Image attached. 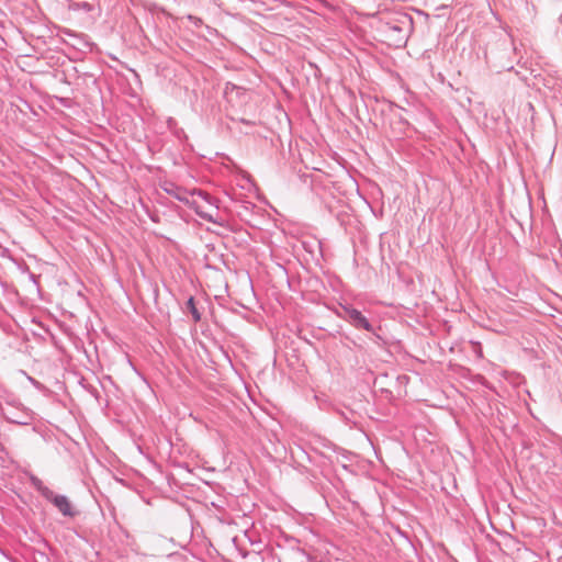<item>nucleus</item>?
<instances>
[{
    "label": "nucleus",
    "instance_id": "obj_1",
    "mask_svg": "<svg viewBox=\"0 0 562 562\" xmlns=\"http://www.w3.org/2000/svg\"><path fill=\"white\" fill-rule=\"evenodd\" d=\"M188 205L194 209L200 217L212 223H220L217 217L218 207L214 203L213 199L206 193L200 190H193L192 198L190 199Z\"/></svg>",
    "mask_w": 562,
    "mask_h": 562
},
{
    "label": "nucleus",
    "instance_id": "obj_2",
    "mask_svg": "<svg viewBox=\"0 0 562 562\" xmlns=\"http://www.w3.org/2000/svg\"><path fill=\"white\" fill-rule=\"evenodd\" d=\"M342 314L341 316L348 321L356 328H363L367 331H373L372 325L369 321L362 315V313L349 305L341 306Z\"/></svg>",
    "mask_w": 562,
    "mask_h": 562
},
{
    "label": "nucleus",
    "instance_id": "obj_3",
    "mask_svg": "<svg viewBox=\"0 0 562 562\" xmlns=\"http://www.w3.org/2000/svg\"><path fill=\"white\" fill-rule=\"evenodd\" d=\"M164 189L168 194L175 196L181 202H184L186 204H189L193 194V190H187L182 187L176 186L175 183H167Z\"/></svg>",
    "mask_w": 562,
    "mask_h": 562
},
{
    "label": "nucleus",
    "instance_id": "obj_4",
    "mask_svg": "<svg viewBox=\"0 0 562 562\" xmlns=\"http://www.w3.org/2000/svg\"><path fill=\"white\" fill-rule=\"evenodd\" d=\"M45 495L47 498L52 499L54 505L60 510V513L63 515L74 516L71 504L66 496H63V495L53 496L52 492L46 493Z\"/></svg>",
    "mask_w": 562,
    "mask_h": 562
},
{
    "label": "nucleus",
    "instance_id": "obj_5",
    "mask_svg": "<svg viewBox=\"0 0 562 562\" xmlns=\"http://www.w3.org/2000/svg\"><path fill=\"white\" fill-rule=\"evenodd\" d=\"M192 315H193L195 321L200 319V315H199L198 311L195 310V307H192Z\"/></svg>",
    "mask_w": 562,
    "mask_h": 562
},
{
    "label": "nucleus",
    "instance_id": "obj_6",
    "mask_svg": "<svg viewBox=\"0 0 562 562\" xmlns=\"http://www.w3.org/2000/svg\"><path fill=\"white\" fill-rule=\"evenodd\" d=\"M188 304H189V306H191V308L194 307L192 297L189 299Z\"/></svg>",
    "mask_w": 562,
    "mask_h": 562
}]
</instances>
